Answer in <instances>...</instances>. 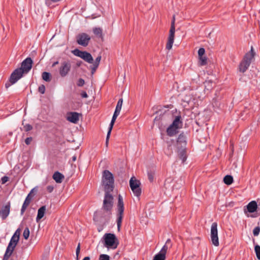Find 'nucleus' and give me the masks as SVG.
Wrapping results in <instances>:
<instances>
[{"instance_id": "obj_1", "label": "nucleus", "mask_w": 260, "mask_h": 260, "mask_svg": "<svg viewBox=\"0 0 260 260\" xmlns=\"http://www.w3.org/2000/svg\"><path fill=\"white\" fill-rule=\"evenodd\" d=\"M114 177L108 170L103 172L102 183L105 192L103 204L100 211L94 213V216L103 218L105 220L110 218L113 206V197L110 194L114 189Z\"/></svg>"}, {"instance_id": "obj_2", "label": "nucleus", "mask_w": 260, "mask_h": 260, "mask_svg": "<svg viewBox=\"0 0 260 260\" xmlns=\"http://www.w3.org/2000/svg\"><path fill=\"white\" fill-rule=\"evenodd\" d=\"M182 126L181 116H177L172 123L167 128L166 132L169 137H173L178 133V129Z\"/></svg>"}, {"instance_id": "obj_3", "label": "nucleus", "mask_w": 260, "mask_h": 260, "mask_svg": "<svg viewBox=\"0 0 260 260\" xmlns=\"http://www.w3.org/2000/svg\"><path fill=\"white\" fill-rule=\"evenodd\" d=\"M103 239L104 246L107 248L115 249L119 244L118 240L114 234L106 233L104 235Z\"/></svg>"}, {"instance_id": "obj_4", "label": "nucleus", "mask_w": 260, "mask_h": 260, "mask_svg": "<svg viewBox=\"0 0 260 260\" xmlns=\"http://www.w3.org/2000/svg\"><path fill=\"white\" fill-rule=\"evenodd\" d=\"M124 204L123 198L121 196H118V203L117 205V224L118 230L119 231L121 225L122 220L123 217Z\"/></svg>"}, {"instance_id": "obj_5", "label": "nucleus", "mask_w": 260, "mask_h": 260, "mask_svg": "<svg viewBox=\"0 0 260 260\" xmlns=\"http://www.w3.org/2000/svg\"><path fill=\"white\" fill-rule=\"evenodd\" d=\"M23 76V71L21 69H16L11 74L9 81L5 84L6 88H8L11 85L15 84Z\"/></svg>"}, {"instance_id": "obj_6", "label": "nucleus", "mask_w": 260, "mask_h": 260, "mask_svg": "<svg viewBox=\"0 0 260 260\" xmlns=\"http://www.w3.org/2000/svg\"><path fill=\"white\" fill-rule=\"evenodd\" d=\"M211 239L212 244L217 246L219 245V241L218 237L217 223V222L212 223L211 227Z\"/></svg>"}, {"instance_id": "obj_7", "label": "nucleus", "mask_w": 260, "mask_h": 260, "mask_svg": "<svg viewBox=\"0 0 260 260\" xmlns=\"http://www.w3.org/2000/svg\"><path fill=\"white\" fill-rule=\"evenodd\" d=\"M90 39V37L87 34H79L77 36V43L83 47H86L88 46Z\"/></svg>"}, {"instance_id": "obj_8", "label": "nucleus", "mask_w": 260, "mask_h": 260, "mask_svg": "<svg viewBox=\"0 0 260 260\" xmlns=\"http://www.w3.org/2000/svg\"><path fill=\"white\" fill-rule=\"evenodd\" d=\"M33 63L32 60L30 57H27L21 63V68H17V69H21L24 73H27L31 70Z\"/></svg>"}, {"instance_id": "obj_9", "label": "nucleus", "mask_w": 260, "mask_h": 260, "mask_svg": "<svg viewBox=\"0 0 260 260\" xmlns=\"http://www.w3.org/2000/svg\"><path fill=\"white\" fill-rule=\"evenodd\" d=\"M71 69V64L70 61H63L61 63V66L59 69V74L62 77H66Z\"/></svg>"}, {"instance_id": "obj_10", "label": "nucleus", "mask_w": 260, "mask_h": 260, "mask_svg": "<svg viewBox=\"0 0 260 260\" xmlns=\"http://www.w3.org/2000/svg\"><path fill=\"white\" fill-rule=\"evenodd\" d=\"M175 32V26H173V25H172V26H171L170 27L169 35L168 38V42L166 44V49L168 50H170L172 48V46L174 41Z\"/></svg>"}, {"instance_id": "obj_11", "label": "nucleus", "mask_w": 260, "mask_h": 260, "mask_svg": "<svg viewBox=\"0 0 260 260\" xmlns=\"http://www.w3.org/2000/svg\"><path fill=\"white\" fill-rule=\"evenodd\" d=\"M176 145L178 149L179 148H185L186 146V137L185 135L182 133H181L178 137Z\"/></svg>"}, {"instance_id": "obj_12", "label": "nucleus", "mask_w": 260, "mask_h": 260, "mask_svg": "<svg viewBox=\"0 0 260 260\" xmlns=\"http://www.w3.org/2000/svg\"><path fill=\"white\" fill-rule=\"evenodd\" d=\"M79 114L76 112H71L67 113V119L69 121L77 123L79 120Z\"/></svg>"}, {"instance_id": "obj_13", "label": "nucleus", "mask_w": 260, "mask_h": 260, "mask_svg": "<svg viewBox=\"0 0 260 260\" xmlns=\"http://www.w3.org/2000/svg\"><path fill=\"white\" fill-rule=\"evenodd\" d=\"M247 211L249 213H253L257 211L260 208V204H257L255 201H252L249 202L246 206Z\"/></svg>"}, {"instance_id": "obj_14", "label": "nucleus", "mask_w": 260, "mask_h": 260, "mask_svg": "<svg viewBox=\"0 0 260 260\" xmlns=\"http://www.w3.org/2000/svg\"><path fill=\"white\" fill-rule=\"evenodd\" d=\"M19 237L15 236V235H13L8 244L7 248H9L14 251L16 246L17 245L19 241Z\"/></svg>"}, {"instance_id": "obj_15", "label": "nucleus", "mask_w": 260, "mask_h": 260, "mask_svg": "<svg viewBox=\"0 0 260 260\" xmlns=\"http://www.w3.org/2000/svg\"><path fill=\"white\" fill-rule=\"evenodd\" d=\"M254 55L255 53L253 47H251L250 52L245 55L243 60L250 64L252 59L254 58Z\"/></svg>"}, {"instance_id": "obj_16", "label": "nucleus", "mask_w": 260, "mask_h": 260, "mask_svg": "<svg viewBox=\"0 0 260 260\" xmlns=\"http://www.w3.org/2000/svg\"><path fill=\"white\" fill-rule=\"evenodd\" d=\"M10 210V205H6L2 208L1 210L0 214L1 215L2 218L5 219L9 215Z\"/></svg>"}, {"instance_id": "obj_17", "label": "nucleus", "mask_w": 260, "mask_h": 260, "mask_svg": "<svg viewBox=\"0 0 260 260\" xmlns=\"http://www.w3.org/2000/svg\"><path fill=\"white\" fill-rule=\"evenodd\" d=\"M173 246V244L170 239H167L165 244L163 246L160 251L166 255L167 252L168 250L170 249Z\"/></svg>"}, {"instance_id": "obj_18", "label": "nucleus", "mask_w": 260, "mask_h": 260, "mask_svg": "<svg viewBox=\"0 0 260 260\" xmlns=\"http://www.w3.org/2000/svg\"><path fill=\"white\" fill-rule=\"evenodd\" d=\"M178 153L179 158L182 160V163H184L187 158L186 147L179 148Z\"/></svg>"}, {"instance_id": "obj_19", "label": "nucleus", "mask_w": 260, "mask_h": 260, "mask_svg": "<svg viewBox=\"0 0 260 260\" xmlns=\"http://www.w3.org/2000/svg\"><path fill=\"white\" fill-rule=\"evenodd\" d=\"M141 183L140 181L137 180L135 177H132L129 180V186L131 189H136L140 186Z\"/></svg>"}, {"instance_id": "obj_20", "label": "nucleus", "mask_w": 260, "mask_h": 260, "mask_svg": "<svg viewBox=\"0 0 260 260\" xmlns=\"http://www.w3.org/2000/svg\"><path fill=\"white\" fill-rule=\"evenodd\" d=\"M81 58L89 63H92L93 61L91 54L85 51L83 52Z\"/></svg>"}, {"instance_id": "obj_21", "label": "nucleus", "mask_w": 260, "mask_h": 260, "mask_svg": "<svg viewBox=\"0 0 260 260\" xmlns=\"http://www.w3.org/2000/svg\"><path fill=\"white\" fill-rule=\"evenodd\" d=\"M46 208L45 206H43L40 207L38 211V214L36 218L37 222H39L44 216Z\"/></svg>"}, {"instance_id": "obj_22", "label": "nucleus", "mask_w": 260, "mask_h": 260, "mask_svg": "<svg viewBox=\"0 0 260 260\" xmlns=\"http://www.w3.org/2000/svg\"><path fill=\"white\" fill-rule=\"evenodd\" d=\"M53 179L55 181L56 183H60L62 182L64 179V176L60 172L57 171L55 172L53 175Z\"/></svg>"}, {"instance_id": "obj_23", "label": "nucleus", "mask_w": 260, "mask_h": 260, "mask_svg": "<svg viewBox=\"0 0 260 260\" xmlns=\"http://www.w3.org/2000/svg\"><path fill=\"white\" fill-rule=\"evenodd\" d=\"M250 65V64L247 63L246 61L243 60L239 64V71L242 73H244L248 69Z\"/></svg>"}, {"instance_id": "obj_24", "label": "nucleus", "mask_w": 260, "mask_h": 260, "mask_svg": "<svg viewBox=\"0 0 260 260\" xmlns=\"http://www.w3.org/2000/svg\"><path fill=\"white\" fill-rule=\"evenodd\" d=\"M94 34L98 38L103 39V30L100 27H94L92 29Z\"/></svg>"}, {"instance_id": "obj_25", "label": "nucleus", "mask_w": 260, "mask_h": 260, "mask_svg": "<svg viewBox=\"0 0 260 260\" xmlns=\"http://www.w3.org/2000/svg\"><path fill=\"white\" fill-rule=\"evenodd\" d=\"M34 189V188L32 189L30 191V192L28 193V194L26 198H25V201L23 204V205H24L25 206H26L28 207V205H29V204L31 202V198H32V197H31L30 194L32 192Z\"/></svg>"}, {"instance_id": "obj_26", "label": "nucleus", "mask_w": 260, "mask_h": 260, "mask_svg": "<svg viewBox=\"0 0 260 260\" xmlns=\"http://www.w3.org/2000/svg\"><path fill=\"white\" fill-rule=\"evenodd\" d=\"M166 258V255L159 251L154 255L153 260H165Z\"/></svg>"}, {"instance_id": "obj_27", "label": "nucleus", "mask_w": 260, "mask_h": 260, "mask_svg": "<svg viewBox=\"0 0 260 260\" xmlns=\"http://www.w3.org/2000/svg\"><path fill=\"white\" fill-rule=\"evenodd\" d=\"M223 181L226 185H231L233 182V178L231 175H226L223 178Z\"/></svg>"}, {"instance_id": "obj_28", "label": "nucleus", "mask_w": 260, "mask_h": 260, "mask_svg": "<svg viewBox=\"0 0 260 260\" xmlns=\"http://www.w3.org/2000/svg\"><path fill=\"white\" fill-rule=\"evenodd\" d=\"M42 77V79L46 82H50L51 81V74L48 72H43Z\"/></svg>"}, {"instance_id": "obj_29", "label": "nucleus", "mask_w": 260, "mask_h": 260, "mask_svg": "<svg viewBox=\"0 0 260 260\" xmlns=\"http://www.w3.org/2000/svg\"><path fill=\"white\" fill-rule=\"evenodd\" d=\"M199 64L201 66H205L207 64V58L206 56H202L199 57Z\"/></svg>"}, {"instance_id": "obj_30", "label": "nucleus", "mask_w": 260, "mask_h": 260, "mask_svg": "<svg viewBox=\"0 0 260 260\" xmlns=\"http://www.w3.org/2000/svg\"><path fill=\"white\" fill-rule=\"evenodd\" d=\"M13 250L7 248L3 260H8L13 253Z\"/></svg>"}, {"instance_id": "obj_31", "label": "nucleus", "mask_w": 260, "mask_h": 260, "mask_svg": "<svg viewBox=\"0 0 260 260\" xmlns=\"http://www.w3.org/2000/svg\"><path fill=\"white\" fill-rule=\"evenodd\" d=\"M83 52V51H81L78 49H75V50L72 51V53H73L74 55H75L76 56L80 57V58L82 57Z\"/></svg>"}, {"instance_id": "obj_32", "label": "nucleus", "mask_w": 260, "mask_h": 260, "mask_svg": "<svg viewBox=\"0 0 260 260\" xmlns=\"http://www.w3.org/2000/svg\"><path fill=\"white\" fill-rule=\"evenodd\" d=\"M132 190L133 191L134 195L137 197H139L141 194L142 191L140 186L136 188V189H132Z\"/></svg>"}, {"instance_id": "obj_33", "label": "nucleus", "mask_w": 260, "mask_h": 260, "mask_svg": "<svg viewBox=\"0 0 260 260\" xmlns=\"http://www.w3.org/2000/svg\"><path fill=\"white\" fill-rule=\"evenodd\" d=\"M165 152L168 156H170L172 154L173 149L171 144L168 145V147L166 149Z\"/></svg>"}, {"instance_id": "obj_34", "label": "nucleus", "mask_w": 260, "mask_h": 260, "mask_svg": "<svg viewBox=\"0 0 260 260\" xmlns=\"http://www.w3.org/2000/svg\"><path fill=\"white\" fill-rule=\"evenodd\" d=\"M254 250L257 259L260 260V246L258 245H255Z\"/></svg>"}, {"instance_id": "obj_35", "label": "nucleus", "mask_w": 260, "mask_h": 260, "mask_svg": "<svg viewBox=\"0 0 260 260\" xmlns=\"http://www.w3.org/2000/svg\"><path fill=\"white\" fill-rule=\"evenodd\" d=\"M117 116H118L115 115L114 114H113V115L112 120L111 121V122H110V125H109V130H110V131H111L112 129L113 125L114 124V122H115V121Z\"/></svg>"}, {"instance_id": "obj_36", "label": "nucleus", "mask_w": 260, "mask_h": 260, "mask_svg": "<svg viewBox=\"0 0 260 260\" xmlns=\"http://www.w3.org/2000/svg\"><path fill=\"white\" fill-rule=\"evenodd\" d=\"M117 116H118L115 115L114 114H113V115L112 120L111 121V122H110V125H109V130H110V131H111L112 129L113 125L114 124V122H115V121Z\"/></svg>"}, {"instance_id": "obj_37", "label": "nucleus", "mask_w": 260, "mask_h": 260, "mask_svg": "<svg viewBox=\"0 0 260 260\" xmlns=\"http://www.w3.org/2000/svg\"><path fill=\"white\" fill-rule=\"evenodd\" d=\"M23 236L24 238L26 240H27L29 236V230L28 228H25L23 233Z\"/></svg>"}, {"instance_id": "obj_38", "label": "nucleus", "mask_w": 260, "mask_h": 260, "mask_svg": "<svg viewBox=\"0 0 260 260\" xmlns=\"http://www.w3.org/2000/svg\"><path fill=\"white\" fill-rule=\"evenodd\" d=\"M99 260H110V256L107 254H102L100 255Z\"/></svg>"}, {"instance_id": "obj_39", "label": "nucleus", "mask_w": 260, "mask_h": 260, "mask_svg": "<svg viewBox=\"0 0 260 260\" xmlns=\"http://www.w3.org/2000/svg\"><path fill=\"white\" fill-rule=\"evenodd\" d=\"M260 232V227L256 226L253 230V234L254 236H257L259 235Z\"/></svg>"}, {"instance_id": "obj_40", "label": "nucleus", "mask_w": 260, "mask_h": 260, "mask_svg": "<svg viewBox=\"0 0 260 260\" xmlns=\"http://www.w3.org/2000/svg\"><path fill=\"white\" fill-rule=\"evenodd\" d=\"M92 63H93L92 66H91V73L92 75H93L95 73V72L96 71L97 68H98V67L99 66V65L95 64L93 62Z\"/></svg>"}, {"instance_id": "obj_41", "label": "nucleus", "mask_w": 260, "mask_h": 260, "mask_svg": "<svg viewBox=\"0 0 260 260\" xmlns=\"http://www.w3.org/2000/svg\"><path fill=\"white\" fill-rule=\"evenodd\" d=\"M123 100L122 99H120L117 103L115 109L120 110L121 109L122 105Z\"/></svg>"}, {"instance_id": "obj_42", "label": "nucleus", "mask_w": 260, "mask_h": 260, "mask_svg": "<svg viewBox=\"0 0 260 260\" xmlns=\"http://www.w3.org/2000/svg\"><path fill=\"white\" fill-rule=\"evenodd\" d=\"M45 86L44 85H40L38 88V91L39 92H40L42 94H44L45 92Z\"/></svg>"}, {"instance_id": "obj_43", "label": "nucleus", "mask_w": 260, "mask_h": 260, "mask_svg": "<svg viewBox=\"0 0 260 260\" xmlns=\"http://www.w3.org/2000/svg\"><path fill=\"white\" fill-rule=\"evenodd\" d=\"M85 84V81L84 80L82 79V78H80L78 81H77V85L79 87H82L84 85V84Z\"/></svg>"}, {"instance_id": "obj_44", "label": "nucleus", "mask_w": 260, "mask_h": 260, "mask_svg": "<svg viewBox=\"0 0 260 260\" xmlns=\"http://www.w3.org/2000/svg\"><path fill=\"white\" fill-rule=\"evenodd\" d=\"M24 128L25 131L28 132L32 129V126L29 124H26L24 125Z\"/></svg>"}, {"instance_id": "obj_45", "label": "nucleus", "mask_w": 260, "mask_h": 260, "mask_svg": "<svg viewBox=\"0 0 260 260\" xmlns=\"http://www.w3.org/2000/svg\"><path fill=\"white\" fill-rule=\"evenodd\" d=\"M205 50L204 48H200L198 50V55L199 57L203 56L205 54Z\"/></svg>"}, {"instance_id": "obj_46", "label": "nucleus", "mask_w": 260, "mask_h": 260, "mask_svg": "<svg viewBox=\"0 0 260 260\" xmlns=\"http://www.w3.org/2000/svg\"><path fill=\"white\" fill-rule=\"evenodd\" d=\"M9 177L6 176L3 177L1 178L2 184H5L9 180Z\"/></svg>"}, {"instance_id": "obj_47", "label": "nucleus", "mask_w": 260, "mask_h": 260, "mask_svg": "<svg viewBox=\"0 0 260 260\" xmlns=\"http://www.w3.org/2000/svg\"><path fill=\"white\" fill-rule=\"evenodd\" d=\"M111 131L110 130H108V132L107 133V137H106V145L107 147L108 145V141L110 138V136L111 134Z\"/></svg>"}, {"instance_id": "obj_48", "label": "nucleus", "mask_w": 260, "mask_h": 260, "mask_svg": "<svg viewBox=\"0 0 260 260\" xmlns=\"http://www.w3.org/2000/svg\"><path fill=\"white\" fill-rule=\"evenodd\" d=\"M47 190L49 193H51L54 189V187L52 185H48L47 187Z\"/></svg>"}, {"instance_id": "obj_49", "label": "nucleus", "mask_w": 260, "mask_h": 260, "mask_svg": "<svg viewBox=\"0 0 260 260\" xmlns=\"http://www.w3.org/2000/svg\"><path fill=\"white\" fill-rule=\"evenodd\" d=\"M80 251V243H79L78 245V246L76 248V256H77V258L78 257V256L79 255Z\"/></svg>"}, {"instance_id": "obj_50", "label": "nucleus", "mask_w": 260, "mask_h": 260, "mask_svg": "<svg viewBox=\"0 0 260 260\" xmlns=\"http://www.w3.org/2000/svg\"><path fill=\"white\" fill-rule=\"evenodd\" d=\"M32 139L31 137H28L25 140V143L26 145H29L31 143Z\"/></svg>"}, {"instance_id": "obj_51", "label": "nucleus", "mask_w": 260, "mask_h": 260, "mask_svg": "<svg viewBox=\"0 0 260 260\" xmlns=\"http://www.w3.org/2000/svg\"><path fill=\"white\" fill-rule=\"evenodd\" d=\"M101 60V56H98L93 63L99 65L100 61Z\"/></svg>"}, {"instance_id": "obj_52", "label": "nucleus", "mask_w": 260, "mask_h": 260, "mask_svg": "<svg viewBox=\"0 0 260 260\" xmlns=\"http://www.w3.org/2000/svg\"><path fill=\"white\" fill-rule=\"evenodd\" d=\"M81 96L82 98H87L88 97V95L86 91H82L81 93Z\"/></svg>"}, {"instance_id": "obj_53", "label": "nucleus", "mask_w": 260, "mask_h": 260, "mask_svg": "<svg viewBox=\"0 0 260 260\" xmlns=\"http://www.w3.org/2000/svg\"><path fill=\"white\" fill-rule=\"evenodd\" d=\"M27 206H25L24 205H22V206L21 207V215H23L24 212H25V211L26 210V208H27Z\"/></svg>"}, {"instance_id": "obj_54", "label": "nucleus", "mask_w": 260, "mask_h": 260, "mask_svg": "<svg viewBox=\"0 0 260 260\" xmlns=\"http://www.w3.org/2000/svg\"><path fill=\"white\" fill-rule=\"evenodd\" d=\"M148 179L150 182H152L153 180V176L151 173H148Z\"/></svg>"}, {"instance_id": "obj_55", "label": "nucleus", "mask_w": 260, "mask_h": 260, "mask_svg": "<svg viewBox=\"0 0 260 260\" xmlns=\"http://www.w3.org/2000/svg\"><path fill=\"white\" fill-rule=\"evenodd\" d=\"M13 235H15V236H17V237H19L20 236V230L19 229H17L15 233Z\"/></svg>"}, {"instance_id": "obj_56", "label": "nucleus", "mask_w": 260, "mask_h": 260, "mask_svg": "<svg viewBox=\"0 0 260 260\" xmlns=\"http://www.w3.org/2000/svg\"><path fill=\"white\" fill-rule=\"evenodd\" d=\"M120 111H121L120 110L115 109L114 114L115 115L118 116L120 113Z\"/></svg>"}, {"instance_id": "obj_57", "label": "nucleus", "mask_w": 260, "mask_h": 260, "mask_svg": "<svg viewBox=\"0 0 260 260\" xmlns=\"http://www.w3.org/2000/svg\"><path fill=\"white\" fill-rule=\"evenodd\" d=\"M175 16L174 15L173 17V19L171 21V26H172V25H173V26H175Z\"/></svg>"}, {"instance_id": "obj_58", "label": "nucleus", "mask_w": 260, "mask_h": 260, "mask_svg": "<svg viewBox=\"0 0 260 260\" xmlns=\"http://www.w3.org/2000/svg\"><path fill=\"white\" fill-rule=\"evenodd\" d=\"M57 64H58V61H56L54 62L53 63L52 65V67H55L56 65H57Z\"/></svg>"}, {"instance_id": "obj_59", "label": "nucleus", "mask_w": 260, "mask_h": 260, "mask_svg": "<svg viewBox=\"0 0 260 260\" xmlns=\"http://www.w3.org/2000/svg\"><path fill=\"white\" fill-rule=\"evenodd\" d=\"M82 260H90V257L89 256L85 257Z\"/></svg>"}, {"instance_id": "obj_60", "label": "nucleus", "mask_w": 260, "mask_h": 260, "mask_svg": "<svg viewBox=\"0 0 260 260\" xmlns=\"http://www.w3.org/2000/svg\"><path fill=\"white\" fill-rule=\"evenodd\" d=\"M81 61L78 62L77 63V65L78 66H80L81 65Z\"/></svg>"}, {"instance_id": "obj_61", "label": "nucleus", "mask_w": 260, "mask_h": 260, "mask_svg": "<svg viewBox=\"0 0 260 260\" xmlns=\"http://www.w3.org/2000/svg\"><path fill=\"white\" fill-rule=\"evenodd\" d=\"M72 159H73V161H75L76 159V157L75 156H74L73 157Z\"/></svg>"}, {"instance_id": "obj_62", "label": "nucleus", "mask_w": 260, "mask_h": 260, "mask_svg": "<svg viewBox=\"0 0 260 260\" xmlns=\"http://www.w3.org/2000/svg\"><path fill=\"white\" fill-rule=\"evenodd\" d=\"M184 102H187V103H188V101L184 100Z\"/></svg>"}]
</instances>
